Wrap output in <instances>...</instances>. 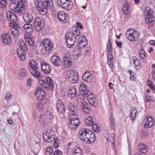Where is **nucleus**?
I'll return each instance as SVG.
<instances>
[{
  "mask_svg": "<svg viewBox=\"0 0 155 155\" xmlns=\"http://www.w3.org/2000/svg\"><path fill=\"white\" fill-rule=\"evenodd\" d=\"M80 34V30L78 28L76 27L75 30L68 32L66 34L65 39L68 47L70 48L73 47L74 45L76 40L79 38L78 36Z\"/></svg>",
  "mask_w": 155,
  "mask_h": 155,
  "instance_id": "1",
  "label": "nucleus"
},
{
  "mask_svg": "<svg viewBox=\"0 0 155 155\" xmlns=\"http://www.w3.org/2000/svg\"><path fill=\"white\" fill-rule=\"evenodd\" d=\"M9 2H10L9 7L12 10L16 12L21 13H23L25 11V7L24 5L23 0H21V2H18L17 4L16 3V0Z\"/></svg>",
  "mask_w": 155,
  "mask_h": 155,
  "instance_id": "2",
  "label": "nucleus"
},
{
  "mask_svg": "<svg viewBox=\"0 0 155 155\" xmlns=\"http://www.w3.org/2000/svg\"><path fill=\"white\" fill-rule=\"evenodd\" d=\"M52 131L50 130H46L43 134V137L44 139L47 142H51L54 140V146L56 149L59 146V140L57 138H54V135L52 134Z\"/></svg>",
  "mask_w": 155,
  "mask_h": 155,
  "instance_id": "3",
  "label": "nucleus"
},
{
  "mask_svg": "<svg viewBox=\"0 0 155 155\" xmlns=\"http://www.w3.org/2000/svg\"><path fill=\"white\" fill-rule=\"evenodd\" d=\"M143 13L147 25H149L150 23L152 22L154 20L153 12L150 7L147 6L144 9Z\"/></svg>",
  "mask_w": 155,
  "mask_h": 155,
  "instance_id": "4",
  "label": "nucleus"
},
{
  "mask_svg": "<svg viewBox=\"0 0 155 155\" xmlns=\"http://www.w3.org/2000/svg\"><path fill=\"white\" fill-rule=\"evenodd\" d=\"M35 4L37 10L42 15H45L47 13L48 6L45 4L43 2L40 1H36Z\"/></svg>",
  "mask_w": 155,
  "mask_h": 155,
  "instance_id": "5",
  "label": "nucleus"
},
{
  "mask_svg": "<svg viewBox=\"0 0 155 155\" xmlns=\"http://www.w3.org/2000/svg\"><path fill=\"white\" fill-rule=\"evenodd\" d=\"M66 78L67 79L72 83L77 82L78 80L77 73L73 70H68L66 71Z\"/></svg>",
  "mask_w": 155,
  "mask_h": 155,
  "instance_id": "6",
  "label": "nucleus"
},
{
  "mask_svg": "<svg viewBox=\"0 0 155 155\" xmlns=\"http://www.w3.org/2000/svg\"><path fill=\"white\" fill-rule=\"evenodd\" d=\"M70 122L68 124L69 127L72 130H75L79 125L80 122L78 118L77 115L74 116L70 115L69 117Z\"/></svg>",
  "mask_w": 155,
  "mask_h": 155,
  "instance_id": "7",
  "label": "nucleus"
},
{
  "mask_svg": "<svg viewBox=\"0 0 155 155\" xmlns=\"http://www.w3.org/2000/svg\"><path fill=\"white\" fill-rule=\"evenodd\" d=\"M139 35V32L133 29H130L127 31L126 34V36L128 39L131 41H136L137 40Z\"/></svg>",
  "mask_w": 155,
  "mask_h": 155,
  "instance_id": "8",
  "label": "nucleus"
},
{
  "mask_svg": "<svg viewBox=\"0 0 155 155\" xmlns=\"http://www.w3.org/2000/svg\"><path fill=\"white\" fill-rule=\"evenodd\" d=\"M90 131L89 129L85 128H83L79 131V138L81 140L84 142L87 141V137H89Z\"/></svg>",
  "mask_w": 155,
  "mask_h": 155,
  "instance_id": "9",
  "label": "nucleus"
},
{
  "mask_svg": "<svg viewBox=\"0 0 155 155\" xmlns=\"http://www.w3.org/2000/svg\"><path fill=\"white\" fill-rule=\"evenodd\" d=\"M43 19L40 18H37L35 20L33 25L35 30L40 31L43 28L44 24L42 22Z\"/></svg>",
  "mask_w": 155,
  "mask_h": 155,
  "instance_id": "10",
  "label": "nucleus"
},
{
  "mask_svg": "<svg viewBox=\"0 0 155 155\" xmlns=\"http://www.w3.org/2000/svg\"><path fill=\"white\" fill-rule=\"evenodd\" d=\"M41 45L48 51H51L53 48V45L50 41L47 39H44L42 41Z\"/></svg>",
  "mask_w": 155,
  "mask_h": 155,
  "instance_id": "11",
  "label": "nucleus"
},
{
  "mask_svg": "<svg viewBox=\"0 0 155 155\" xmlns=\"http://www.w3.org/2000/svg\"><path fill=\"white\" fill-rule=\"evenodd\" d=\"M46 81L45 82V83L41 86L42 88L46 89L49 86L50 87V89L51 91H53L54 88V85L53 84V80L50 77H48L46 78Z\"/></svg>",
  "mask_w": 155,
  "mask_h": 155,
  "instance_id": "12",
  "label": "nucleus"
},
{
  "mask_svg": "<svg viewBox=\"0 0 155 155\" xmlns=\"http://www.w3.org/2000/svg\"><path fill=\"white\" fill-rule=\"evenodd\" d=\"M56 107L58 111L60 113H63L65 110V106L61 99H58L56 102Z\"/></svg>",
  "mask_w": 155,
  "mask_h": 155,
  "instance_id": "13",
  "label": "nucleus"
},
{
  "mask_svg": "<svg viewBox=\"0 0 155 155\" xmlns=\"http://www.w3.org/2000/svg\"><path fill=\"white\" fill-rule=\"evenodd\" d=\"M6 15L7 18L9 20L14 22L18 21V17L15 13L9 11L7 13Z\"/></svg>",
  "mask_w": 155,
  "mask_h": 155,
  "instance_id": "14",
  "label": "nucleus"
},
{
  "mask_svg": "<svg viewBox=\"0 0 155 155\" xmlns=\"http://www.w3.org/2000/svg\"><path fill=\"white\" fill-rule=\"evenodd\" d=\"M87 99L89 103L95 107H96L98 105V102L96 98L94 97V94H90L87 95Z\"/></svg>",
  "mask_w": 155,
  "mask_h": 155,
  "instance_id": "15",
  "label": "nucleus"
},
{
  "mask_svg": "<svg viewBox=\"0 0 155 155\" xmlns=\"http://www.w3.org/2000/svg\"><path fill=\"white\" fill-rule=\"evenodd\" d=\"M146 122L144 127L147 128H150L152 126L154 123V119L151 117L147 116L146 117Z\"/></svg>",
  "mask_w": 155,
  "mask_h": 155,
  "instance_id": "16",
  "label": "nucleus"
},
{
  "mask_svg": "<svg viewBox=\"0 0 155 155\" xmlns=\"http://www.w3.org/2000/svg\"><path fill=\"white\" fill-rule=\"evenodd\" d=\"M63 65L65 68L70 67L71 65V58L68 55H65L63 58Z\"/></svg>",
  "mask_w": 155,
  "mask_h": 155,
  "instance_id": "17",
  "label": "nucleus"
},
{
  "mask_svg": "<svg viewBox=\"0 0 155 155\" xmlns=\"http://www.w3.org/2000/svg\"><path fill=\"white\" fill-rule=\"evenodd\" d=\"M41 70L45 73L48 74L51 72V69L48 64L44 62L41 63Z\"/></svg>",
  "mask_w": 155,
  "mask_h": 155,
  "instance_id": "18",
  "label": "nucleus"
},
{
  "mask_svg": "<svg viewBox=\"0 0 155 155\" xmlns=\"http://www.w3.org/2000/svg\"><path fill=\"white\" fill-rule=\"evenodd\" d=\"M79 38L80 40L78 44V49L81 50L87 44V42L85 41H86L85 38L83 36H81Z\"/></svg>",
  "mask_w": 155,
  "mask_h": 155,
  "instance_id": "19",
  "label": "nucleus"
},
{
  "mask_svg": "<svg viewBox=\"0 0 155 155\" xmlns=\"http://www.w3.org/2000/svg\"><path fill=\"white\" fill-rule=\"evenodd\" d=\"M58 18L61 21L65 22L68 19V15L63 11L60 12L58 14Z\"/></svg>",
  "mask_w": 155,
  "mask_h": 155,
  "instance_id": "20",
  "label": "nucleus"
},
{
  "mask_svg": "<svg viewBox=\"0 0 155 155\" xmlns=\"http://www.w3.org/2000/svg\"><path fill=\"white\" fill-rule=\"evenodd\" d=\"M2 37L3 38V41L5 44L8 45L11 42V39L8 33L2 35Z\"/></svg>",
  "mask_w": 155,
  "mask_h": 155,
  "instance_id": "21",
  "label": "nucleus"
},
{
  "mask_svg": "<svg viewBox=\"0 0 155 155\" xmlns=\"http://www.w3.org/2000/svg\"><path fill=\"white\" fill-rule=\"evenodd\" d=\"M69 109L71 113V115H73L74 116L77 115L78 112L77 107L74 106L73 103H71L69 105Z\"/></svg>",
  "mask_w": 155,
  "mask_h": 155,
  "instance_id": "22",
  "label": "nucleus"
},
{
  "mask_svg": "<svg viewBox=\"0 0 155 155\" xmlns=\"http://www.w3.org/2000/svg\"><path fill=\"white\" fill-rule=\"evenodd\" d=\"M68 92V97L71 98H74L76 96L77 91L74 87H72L69 89Z\"/></svg>",
  "mask_w": 155,
  "mask_h": 155,
  "instance_id": "23",
  "label": "nucleus"
},
{
  "mask_svg": "<svg viewBox=\"0 0 155 155\" xmlns=\"http://www.w3.org/2000/svg\"><path fill=\"white\" fill-rule=\"evenodd\" d=\"M92 76L90 72H85L82 76V78L83 80L85 82H89L92 79Z\"/></svg>",
  "mask_w": 155,
  "mask_h": 155,
  "instance_id": "24",
  "label": "nucleus"
},
{
  "mask_svg": "<svg viewBox=\"0 0 155 155\" xmlns=\"http://www.w3.org/2000/svg\"><path fill=\"white\" fill-rule=\"evenodd\" d=\"M26 42L30 46H33L35 44L34 38H33L31 35H26L25 36Z\"/></svg>",
  "mask_w": 155,
  "mask_h": 155,
  "instance_id": "25",
  "label": "nucleus"
},
{
  "mask_svg": "<svg viewBox=\"0 0 155 155\" xmlns=\"http://www.w3.org/2000/svg\"><path fill=\"white\" fill-rule=\"evenodd\" d=\"M89 133V137H87V142L88 143L93 142L96 139L95 135L93 132H92L91 130H90Z\"/></svg>",
  "mask_w": 155,
  "mask_h": 155,
  "instance_id": "26",
  "label": "nucleus"
},
{
  "mask_svg": "<svg viewBox=\"0 0 155 155\" xmlns=\"http://www.w3.org/2000/svg\"><path fill=\"white\" fill-rule=\"evenodd\" d=\"M51 61L53 64L55 66H59L60 65V60L59 58L56 56H53L51 57Z\"/></svg>",
  "mask_w": 155,
  "mask_h": 155,
  "instance_id": "27",
  "label": "nucleus"
},
{
  "mask_svg": "<svg viewBox=\"0 0 155 155\" xmlns=\"http://www.w3.org/2000/svg\"><path fill=\"white\" fill-rule=\"evenodd\" d=\"M23 18L25 21L27 23L30 22L33 20L32 15L29 13H25L23 15Z\"/></svg>",
  "mask_w": 155,
  "mask_h": 155,
  "instance_id": "28",
  "label": "nucleus"
},
{
  "mask_svg": "<svg viewBox=\"0 0 155 155\" xmlns=\"http://www.w3.org/2000/svg\"><path fill=\"white\" fill-rule=\"evenodd\" d=\"M28 65L29 67L32 68L33 70H38L39 69L38 64L33 60L30 61Z\"/></svg>",
  "mask_w": 155,
  "mask_h": 155,
  "instance_id": "29",
  "label": "nucleus"
},
{
  "mask_svg": "<svg viewBox=\"0 0 155 155\" xmlns=\"http://www.w3.org/2000/svg\"><path fill=\"white\" fill-rule=\"evenodd\" d=\"M42 91L43 92V93L41 95V96L39 95V96L38 97V98L40 99L41 101H43L45 100V97L44 95H45V91L43 90H42L41 87H39L37 88V89H36V91L35 92V94H37L38 93H39V92L41 93L42 92Z\"/></svg>",
  "mask_w": 155,
  "mask_h": 155,
  "instance_id": "30",
  "label": "nucleus"
},
{
  "mask_svg": "<svg viewBox=\"0 0 155 155\" xmlns=\"http://www.w3.org/2000/svg\"><path fill=\"white\" fill-rule=\"evenodd\" d=\"M61 7L66 10L69 11L72 8L73 5L71 2H69L68 0H67Z\"/></svg>",
  "mask_w": 155,
  "mask_h": 155,
  "instance_id": "31",
  "label": "nucleus"
},
{
  "mask_svg": "<svg viewBox=\"0 0 155 155\" xmlns=\"http://www.w3.org/2000/svg\"><path fill=\"white\" fill-rule=\"evenodd\" d=\"M139 56L140 58L144 62L146 61L147 59L146 57L147 56V54L144 49L142 48L139 51Z\"/></svg>",
  "mask_w": 155,
  "mask_h": 155,
  "instance_id": "32",
  "label": "nucleus"
},
{
  "mask_svg": "<svg viewBox=\"0 0 155 155\" xmlns=\"http://www.w3.org/2000/svg\"><path fill=\"white\" fill-rule=\"evenodd\" d=\"M79 89L80 91L84 92L83 94L85 96L86 95H88V90L87 89V86L85 84L83 83L81 84L79 87Z\"/></svg>",
  "mask_w": 155,
  "mask_h": 155,
  "instance_id": "33",
  "label": "nucleus"
},
{
  "mask_svg": "<svg viewBox=\"0 0 155 155\" xmlns=\"http://www.w3.org/2000/svg\"><path fill=\"white\" fill-rule=\"evenodd\" d=\"M147 147L145 145L140 144L138 146V149L139 151L142 153H145L147 152Z\"/></svg>",
  "mask_w": 155,
  "mask_h": 155,
  "instance_id": "34",
  "label": "nucleus"
},
{
  "mask_svg": "<svg viewBox=\"0 0 155 155\" xmlns=\"http://www.w3.org/2000/svg\"><path fill=\"white\" fill-rule=\"evenodd\" d=\"M133 59L134 61V63L136 69H140L141 68V65L140 63L139 60L137 59V57L135 56L133 57Z\"/></svg>",
  "mask_w": 155,
  "mask_h": 155,
  "instance_id": "35",
  "label": "nucleus"
},
{
  "mask_svg": "<svg viewBox=\"0 0 155 155\" xmlns=\"http://www.w3.org/2000/svg\"><path fill=\"white\" fill-rule=\"evenodd\" d=\"M137 111V110L135 107H133L131 108L130 118L132 120H134L135 118Z\"/></svg>",
  "mask_w": 155,
  "mask_h": 155,
  "instance_id": "36",
  "label": "nucleus"
},
{
  "mask_svg": "<svg viewBox=\"0 0 155 155\" xmlns=\"http://www.w3.org/2000/svg\"><path fill=\"white\" fill-rule=\"evenodd\" d=\"M129 5L127 3H124L122 5V9L123 12L126 14H128L130 11Z\"/></svg>",
  "mask_w": 155,
  "mask_h": 155,
  "instance_id": "37",
  "label": "nucleus"
},
{
  "mask_svg": "<svg viewBox=\"0 0 155 155\" xmlns=\"http://www.w3.org/2000/svg\"><path fill=\"white\" fill-rule=\"evenodd\" d=\"M38 70H33L31 72V74L33 76L40 79L42 78V76L41 73L37 71Z\"/></svg>",
  "mask_w": 155,
  "mask_h": 155,
  "instance_id": "38",
  "label": "nucleus"
},
{
  "mask_svg": "<svg viewBox=\"0 0 155 155\" xmlns=\"http://www.w3.org/2000/svg\"><path fill=\"white\" fill-rule=\"evenodd\" d=\"M24 30L27 32H31L32 31L33 26L30 24H26L24 25Z\"/></svg>",
  "mask_w": 155,
  "mask_h": 155,
  "instance_id": "39",
  "label": "nucleus"
},
{
  "mask_svg": "<svg viewBox=\"0 0 155 155\" xmlns=\"http://www.w3.org/2000/svg\"><path fill=\"white\" fill-rule=\"evenodd\" d=\"M94 123V121H93L92 117H87L85 120V124L87 126L92 125Z\"/></svg>",
  "mask_w": 155,
  "mask_h": 155,
  "instance_id": "40",
  "label": "nucleus"
},
{
  "mask_svg": "<svg viewBox=\"0 0 155 155\" xmlns=\"http://www.w3.org/2000/svg\"><path fill=\"white\" fill-rule=\"evenodd\" d=\"M73 151L74 152L73 155H82V150L78 147H75Z\"/></svg>",
  "mask_w": 155,
  "mask_h": 155,
  "instance_id": "41",
  "label": "nucleus"
},
{
  "mask_svg": "<svg viewBox=\"0 0 155 155\" xmlns=\"http://www.w3.org/2000/svg\"><path fill=\"white\" fill-rule=\"evenodd\" d=\"M17 54L20 59L21 60H24L25 58V51H22L21 50H19L17 51Z\"/></svg>",
  "mask_w": 155,
  "mask_h": 155,
  "instance_id": "42",
  "label": "nucleus"
},
{
  "mask_svg": "<svg viewBox=\"0 0 155 155\" xmlns=\"http://www.w3.org/2000/svg\"><path fill=\"white\" fill-rule=\"evenodd\" d=\"M41 1L48 5V7H51L53 6V2L52 0H41Z\"/></svg>",
  "mask_w": 155,
  "mask_h": 155,
  "instance_id": "43",
  "label": "nucleus"
},
{
  "mask_svg": "<svg viewBox=\"0 0 155 155\" xmlns=\"http://www.w3.org/2000/svg\"><path fill=\"white\" fill-rule=\"evenodd\" d=\"M10 31L11 33L15 37H17L20 33V31L15 28H11Z\"/></svg>",
  "mask_w": 155,
  "mask_h": 155,
  "instance_id": "44",
  "label": "nucleus"
},
{
  "mask_svg": "<svg viewBox=\"0 0 155 155\" xmlns=\"http://www.w3.org/2000/svg\"><path fill=\"white\" fill-rule=\"evenodd\" d=\"M14 0H0V7L5 8L7 5V1H13Z\"/></svg>",
  "mask_w": 155,
  "mask_h": 155,
  "instance_id": "45",
  "label": "nucleus"
},
{
  "mask_svg": "<svg viewBox=\"0 0 155 155\" xmlns=\"http://www.w3.org/2000/svg\"><path fill=\"white\" fill-rule=\"evenodd\" d=\"M106 143H109L108 140L111 142L113 143L115 141V136L114 134H111L110 136L107 139Z\"/></svg>",
  "mask_w": 155,
  "mask_h": 155,
  "instance_id": "46",
  "label": "nucleus"
},
{
  "mask_svg": "<svg viewBox=\"0 0 155 155\" xmlns=\"http://www.w3.org/2000/svg\"><path fill=\"white\" fill-rule=\"evenodd\" d=\"M20 48H21V51H27L28 49V48L26 44L23 42L21 43L20 44Z\"/></svg>",
  "mask_w": 155,
  "mask_h": 155,
  "instance_id": "47",
  "label": "nucleus"
},
{
  "mask_svg": "<svg viewBox=\"0 0 155 155\" xmlns=\"http://www.w3.org/2000/svg\"><path fill=\"white\" fill-rule=\"evenodd\" d=\"M27 71L24 69H21L20 70V76L21 78H24L27 75Z\"/></svg>",
  "mask_w": 155,
  "mask_h": 155,
  "instance_id": "48",
  "label": "nucleus"
},
{
  "mask_svg": "<svg viewBox=\"0 0 155 155\" xmlns=\"http://www.w3.org/2000/svg\"><path fill=\"white\" fill-rule=\"evenodd\" d=\"M115 123L114 120V118L112 114H111L110 119V124L112 128L114 127Z\"/></svg>",
  "mask_w": 155,
  "mask_h": 155,
  "instance_id": "49",
  "label": "nucleus"
},
{
  "mask_svg": "<svg viewBox=\"0 0 155 155\" xmlns=\"http://www.w3.org/2000/svg\"><path fill=\"white\" fill-rule=\"evenodd\" d=\"M53 152L52 149L50 147H47L45 153L47 155L51 154Z\"/></svg>",
  "mask_w": 155,
  "mask_h": 155,
  "instance_id": "50",
  "label": "nucleus"
},
{
  "mask_svg": "<svg viewBox=\"0 0 155 155\" xmlns=\"http://www.w3.org/2000/svg\"><path fill=\"white\" fill-rule=\"evenodd\" d=\"M91 126H92V128L94 131L98 132L99 131V126L94 124V123L92 124V125H91Z\"/></svg>",
  "mask_w": 155,
  "mask_h": 155,
  "instance_id": "51",
  "label": "nucleus"
},
{
  "mask_svg": "<svg viewBox=\"0 0 155 155\" xmlns=\"http://www.w3.org/2000/svg\"><path fill=\"white\" fill-rule=\"evenodd\" d=\"M43 103L44 102H39L37 104V107L38 109L39 110H43Z\"/></svg>",
  "mask_w": 155,
  "mask_h": 155,
  "instance_id": "52",
  "label": "nucleus"
},
{
  "mask_svg": "<svg viewBox=\"0 0 155 155\" xmlns=\"http://www.w3.org/2000/svg\"><path fill=\"white\" fill-rule=\"evenodd\" d=\"M67 0H58V4L60 6L62 7L64 3H65Z\"/></svg>",
  "mask_w": 155,
  "mask_h": 155,
  "instance_id": "53",
  "label": "nucleus"
},
{
  "mask_svg": "<svg viewBox=\"0 0 155 155\" xmlns=\"http://www.w3.org/2000/svg\"><path fill=\"white\" fill-rule=\"evenodd\" d=\"M12 97V95L10 93H8L6 95V99L7 101H9Z\"/></svg>",
  "mask_w": 155,
  "mask_h": 155,
  "instance_id": "54",
  "label": "nucleus"
},
{
  "mask_svg": "<svg viewBox=\"0 0 155 155\" xmlns=\"http://www.w3.org/2000/svg\"><path fill=\"white\" fill-rule=\"evenodd\" d=\"M87 107H88V106L86 102H83L82 103L81 105V108L82 109L83 108H85Z\"/></svg>",
  "mask_w": 155,
  "mask_h": 155,
  "instance_id": "55",
  "label": "nucleus"
},
{
  "mask_svg": "<svg viewBox=\"0 0 155 155\" xmlns=\"http://www.w3.org/2000/svg\"><path fill=\"white\" fill-rule=\"evenodd\" d=\"M107 63L111 68H113V60L107 61Z\"/></svg>",
  "mask_w": 155,
  "mask_h": 155,
  "instance_id": "56",
  "label": "nucleus"
},
{
  "mask_svg": "<svg viewBox=\"0 0 155 155\" xmlns=\"http://www.w3.org/2000/svg\"><path fill=\"white\" fill-rule=\"evenodd\" d=\"M107 51L109 52L110 53L112 51V45H107Z\"/></svg>",
  "mask_w": 155,
  "mask_h": 155,
  "instance_id": "57",
  "label": "nucleus"
},
{
  "mask_svg": "<svg viewBox=\"0 0 155 155\" xmlns=\"http://www.w3.org/2000/svg\"><path fill=\"white\" fill-rule=\"evenodd\" d=\"M113 56L111 54H110L108 55L107 61L113 60Z\"/></svg>",
  "mask_w": 155,
  "mask_h": 155,
  "instance_id": "58",
  "label": "nucleus"
},
{
  "mask_svg": "<svg viewBox=\"0 0 155 155\" xmlns=\"http://www.w3.org/2000/svg\"><path fill=\"white\" fill-rule=\"evenodd\" d=\"M82 110L84 112L86 113H88L89 111V109L88 107H87L86 108H83Z\"/></svg>",
  "mask_w": 155,
  "mask_h": 155,
  "instance_id": "59",
  "label": "nucleus"
},
{
  "mask_svg": "<svg viewBox=\"0 0 155 155\" xmlns=\"http://www.w3.org/2000/svg\"><path fill=\"white\" fill-rule=\"evenodd\" d=\"M90 51H91L90 47H87L86 48V50L85 51V53L84 54H86V55H87L88 54V53L89 52H90Z\"/></svg>",
  "mask_w": 155,
  "mask_h": 155,
  "instance_id": "60",
  "label": "nucleus"
},
{
  "mask_svg": "<svg viewBox=\"0 0 155 155\" xmlns=\"http://www.w3.org/2000/svg\"><path fill=\"white\" fill-rule=\"evenodd\" d=\"M76 25H77V27L81 29H82L83 28L82 24L81 23H80L78 22H77L76 23Z\"/></svg>",
  "mask_w": 155,
  "mask_h": 155,
  "instance_id": "61",
  "label": "nucleus"
},
{
  "mask_svg": "<svg viewBox=\"0 0 155 155\" xmlns=\"http://www.w3.org/2000/svg\"><path fill=\"white\" fill-rule=\"evenodd\" d=\"M116 43L117 44V45L119 48L122 47V43L121 42H119L117 41H116Z\"/></svg>",
  "mask_w": 155,
  "mask_h": 155,
  "instance_id": "62",
  "label": "nucleus"
},
{
  "mask_svg": "<svg viewBox=\"0 0 155 155\" xmlns=\"http://www.w3.org/2000/svg\"><path fill=\"white\" fill-rule=\"evenodd\" d=\"M33 150L34 153H37L39 151V148H37V147H35L34 149Z\"/></svg>",
  "mask_w": 155,
  "mask_h": 155,
  "instance_id": "63",
  "label": "nucleus"
},
{
  "mask_svg": "<svg viewBox=\"0 0 155 155\" xmlns=\"http://www.w3.org/2000/svg\"><path fill=\"white\" fill-rule=\"evenodd\" d=\"M152 72L153 78V79L155 81V69L153 70Z\"/></svg>",
  "mask_w": 155,
  "mask_h": 155,
  "instance_id": "64",
  "label": "nucleus"
}]
</instances>
